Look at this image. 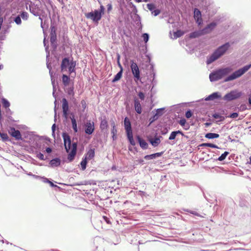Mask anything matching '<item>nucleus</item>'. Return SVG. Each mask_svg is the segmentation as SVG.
Returning <instances> with one entry per match:
<instances>
[{"mask_svg":"<svg viewBox=\"0 0 251 251\" xmlns=\"http://www.w3.org/2000/svg\"><path fill=\"white\" fill-rule=\"evenodd\" d=\"M62 137L63 139V144L65 150L66 152H68L72 142L71 137L66 131L62 132Z\"/></svg>","mask_w":251,"mask_h":251,"instance_id":"nucleus-15","label":"nucleus"},{"mask_svg":"<svg viewBox=\"0 0 251 251\" xmlns=\"http://www.w3.org/2000/svg\"><path fill=\"white\" fill-rule=\"evenodd\" d=\"M169 128L166 126H164L162 129L160 130L161 135H165L169 132Z\"/></svg>","mask_w":251,"mask_h":251,"instance_id":"nucleus-60","label":"nucleus"},{"mask_svg":"<svg viewBox=\"0 0 251 251\" xmlns=\"http://www.w3.org/2000/svg\"><path fill=\"white\" fill-rule=\"evenodd\" d=\"M146 139L149 144L155 148L161 144L163 137L155 131L147 135Z\"/></svg>","mask_w":251,"mask_h":251,"instance_id":"nucleus-8","label":"nucleus"},{"mask_svg":"<svg viewBox=\"0 0 251 251\" xmlns=\"http://www.w3.org/2000/svg\"><path fill=\"white\" fill-rule=\"evenodd\" d=\"M29 10L30 12L32 13L34 16H39L41 9L38 4H35L32 2H31L29 5Z\"/></svg>","mask_w":251,"mask_h":251,"instance_id":"nucleus-20","label":"nucleus"},{"mask_svg":"<svg viewBox=\"0 0 251 251\" xmlns=\"http://www.w3.org/2000/svg\"><path fill=\"white\" fill-rule=\"evenodd\" d=\"M217 25V23L215 22H212L207 24L204 27L202 28V30L205 35L211 33Z\"/></svg>","mask_w":251,"mask_h":251,"instance_id":"nucleus-23","label":"nucleus"},{"mask_svg":"<svg viewBox=\"0 0 251 251\" xmlns=\"http://www.w3.org/2000/svg\"><path fill=\"white\" fill-rule=\"evenodd\" d=\"M61 166V158L59 156L55 157L49 160V167L52 168L58 167Z\"/></svg>","mask_w":251,"mask_h":251,"instance_id":"nucleus-26","label":"nucleus"},{"mask_svg":"<svg viewBox=\"0 0 251 251\" xmlns=\"http://www.w3.org/2000/svg\"><path fill=\"white\" fill-rule=\"evenodd\" d=\"M212 117L215 119H218L216 121V123H222L224 122L226 118H227L226 116H223L221 115L220 112H215L212 114Z\"/></svg>","mask_w":251,"mask_h":251,"instance_id":"nucleus-39","label":"nucleus"},{"mask_svg":"<svg viewBox=\"0 0 251 251\" xmlns=\"http://www.w3.org/2000/svg\"><path fill=\"white\" fill-rule=\"evenodd\" d=\"M131 18H132L136 25L139 27L138 30H141L143 27V25L141 23V19L139 15L136 13L133 16H132Z\"/></svg>","mask_w":251,"mask_h":251,"instance_id":"nucleus-37","label":"nucleus"},{"mask_svg":"<svg viewBox=\"0 0 251 251\" xmlns=\"http://www.w3.org/2000/svg\"><path fill=\"white\" fill-rule=\"evenodd\" d=\"M50 78L53 88L52 96L54 99H56V95L55 93L56 91V86L58 85V83L57 82H55V79L53 77V75H52V77H50Z\"/></svg>","mask_w":251,"mask_h":251,"instance_id":"nucleus-43","label":"nucleus"},{"mask_svg":"<svg viewBox=\"0 0 251 251\" xmlns=\"http://www.w3.org/2000/svg\"><path fill=\"white\" fill-rule=\"evenodd\" d=\"M36 157L40 160H46V157H45L44 154L40 151H36Z\"/></svg>","mask_w":251,"mask_h":251,"instance_id":"nucleus-58","label":"nucleus"},{"mask_svg":"<svg viewBox=\"0 0 251 251\" xmlns=\"http://www.w3.org/2000/svg\"><path fill=\"white\" fill-rule=\"evenodd\" d=\"M123 71V70H120V71L114 76L111 82L112 83H115L120 80L122 77Z\"/></svg>","mask_w":251,"mask_h":251,"instance_id":"nucleus-41","label":"nucleus"},{"mask_svg":"<svg viewBox=\"0 0 251 251\" xmlns=\"http://www.w3.org/2000/svg\"><path fill=\"white\" fill-rule=\"evenodd\" d=\"M179 124L185 130H187L190 128V125L186 123V121L184 118L181 119L179 121Z\"/></svg>","mask_w":251,"mask_h":251,"instance_id":"nucleus-47","label":"nucleus"},{"mask_svg":"<svg viewBox=\"0 0 251 251\" xmlns=\"http://www.w3.org/2000/svg\"><path fill=\"white\" fill-rule=\"evenodd\" d=\"M118 30L119 34L120 35V38H121L122 41L123 42L124 44H125L126 41L124 36H125L127 37H131V31L129 30L128 31H126L125 28H118Z\"/></svg>","mask_w":251,"mask_h":251,"instance_id":"nucleus-31","label":"nucleus"},{"mask_svg":"<svg viewBox=\"0 0 251 251\" xmlns=\"http://www.w3.org/2000/svg\"><path fill=\"white\" fill-rule=\"evenodd\" d=\"M220 135L218 133H212V132H207L205 134V138L208 139H217L219 138Z\"/></svg>","mask_w":251,"mask_h":251,"instance_id":"nucleus-44","label":"nucleus"},{"mask_svg":"<svg viewBox=\"0 0 251 251\" xmlns=\"http://www.w3.org/2000/svg\"><path fill=\"white\" fill-rule=\"evenodd\" d=\"M133 105L136 112L138 114H141L143 111V108L139 100L136 97L133 99Z\"/></svg>","mask_w":251,"mask_h":251,"instance_id":"nucleus-29","label":"nucleus"},{"mask_svg":"<svg viewBox=\"0 0 251 251\" xmlns=\"http://www.w3.org/2000/svg\"><path fill=\"white\" fill-rule=\"evenodd\" d=\"M99 120L100 121V128L101 132H103L105 134V132H107L109 127L108 121L107 120L105 116L99 117Z\"/></svg>","mask_w":251,"mask_h":251,"instance_id":"nucleus-17","label":"nucleus"},{"mask_svg":"<svg viewBox=\"0 0 251 251\" xmlns=\"http://www.w3.org/2000/svg\"><path fill=\"white\" fill-rule=\"evenodd\" d=\"M70 119L71 121L72 128L74 132L77 133L78 131V129L77 127V121L74 113H71V117Z\"/></svg>","mask_w":251,"mask_h":251,"instance_id":"nucleus-40","label":"nucleus"},{"mask_svg":"<svg viewBox=\"0 0 251 251\" xmlns=\"http://www.w3.org/2000/svg\"><path fill=\"white\" fill-rule=\"evenodd\" d=\"M76 61L74 60L72 56H65L62 58L60 65V72L61 73L67 72L69 75L74 74L73 78L76 75Z\"/></svg>","mask_w":251,"mask_h":251,"instance_id":"nucleus-1","label":"nucleus"},{"mask_svg":"<svg viewBox=\"0 0 251 251\" xmlns=\"http://www.w3.org/2000/svg\"><path fill=\"white\" fill-rule=\"evenodd\" d=\"M126 5L124 1V0H120L119 2V10L121 12V13L124 12V7H126Z\"/></svg>","mask_w":251,"mask_h":251,"instance_id":"nucleus-57","label":"nucleus"},{"mask_svg":"<svg viewBox=\"0 0 251 251\" xmlns=\"http://www.w3.org/2000/svg\"><path fill=\"white\" fill-rule=\"evenodd\" d=\"M231 46V44L229 42H226L222 45L219 46L215 50L221 57L224 55L226 52L229 50Z\"/></svg>","mask_w":251,"mask_h":251,"instance_id":"nucleus-16","label":"nucleus"},{"mask_svg":"<svg viewBox=\"0 0 251 251\" xmlns=\"http://www.w3.org/2000/svg\"><path fill=\"white\" fill-rule=\"evenodd\" d=\"M243 95L244 93L242 91H240L238 89H234L226 93L222 99L226 101H231L240 99Z\"/></svg>","mask_w":251,"mask_h":251,"instance_id":"nucleus-9","label":"nucleus"},{"mask_svg":"<svg viewBox=\"0 0 251 251\" xmlns=\"http://www.w3.org/2000/svg\"><path fill=\"white\" fill-rule=\"evenodd\" d=\"M85 157H83L80 162V170L82 171H85L86 170L87 164L89 162L88 160L85 159Z\"/></svg>","mask_w":251,"mask_h":251,"instance_id":"nucleus-46","label":"nucleus"},{"mask_svg":"<svg viewBox=\"0 0 251 251\" xmlns=\"http://www.w3.org/2000/svg\"><path fill=\"white\" fill-rule=\"evenodd\" d=\"M199 147H209L213 149H221L220 147H218L217 145L215 144H213L210 142H207V143H203L201 144H200L198 146Z\"/></svg>","mask_w":251,"mask_h":251,"instance_id":"nucleus-42","label":"nucleus"},{"mask_svg":"<svg viewBox=\"0 0 251 251\" xmlns=\"http://www.w3.org/2000/svg\"><path fill=\"white\" fill-rule=\"evenodd\" d=\"M130 67L133 75V78L135 83L138 85L139 83H143L142 81V76L141 71L138 65L134 60L131 59L130 60Z\"/></svg>","mask_w":251,"mask_h":251,"instance_id":"nucleus-6","label":"nucleus"},{"mask_svg":"<svg viewBox=\"0 0 251 251\" xmlns=\"http://www.w3.org/2000/svg\"><path fill=\"white\" fill-rule=\"evenodd\" d=\"M205 35L202 29L195 30L189 34L190 39H195Z\"/></svg>","mask_w":251,"mask_h":251,"instance_id":"nucleus-35","label":"nucleus"},{"mask_svg":"<svg viewBox=\"0 0 251 251\" xmlns=\"http://www.w3.org/2000/svg\"><path fill=\"white\" fill-rule=\"evenodd\" d=\"M62 116L65 119H67L69 114L71 115V106L69 104L68 100L65 98H63L62 99Z\"/></svg>","mask_w":251,"mask_h":251,"instance_id":"nucleus-13","label":"nucleus"},{"mask_svg":"<svg viewBox=\"0 0 251 251\" xmlns=\"http://www.w3.org/2000/svg\"><path fill=\"white\" fill-rule=\"evenodd\" d=\"M8 133L10 136L14 138L16 140L24 141L20 131L16 129L14 127H10Z\"/></svg>","mask_w":251,"mask_h":251,"instance_id":"nucleus-18","label":"nucleus"},{"mask_svg":"<svg viewBox=\"0 0 251 251\" xmlns=\"http://www.w3.org/2000/svg\"><path fill=\"white\" fill-rule=\"evenodd\" d=\"M224 212L227 216H231L234 213L233 209L231 207H226Z\"/></svg>","mask_w":251,"mask_h":251,"instance_id":"nucleus-51","label":"nucleus"},{"mask_svg":"<svg viewBox=\"0 0 251 251\" xmlns=\"http://www.w3.org/2000/svg\"><path fill=\"white\" fill-rule=\"evenodd\" d=\"M147 7L154 16H158L161 12V10L158 8L156 4L153 2L148 3Z\"/></svg>","mask_w":251,"mask_h":251,"instance_id":"nucleus-21","label":"nucleus"},{"mask_svg":"<svg viewBox=\"0 0 251 251\" xmlns=\"http://www.w3.org/2000/svg\"><path fill=\"white\" fill-rule=\"evenodd\" d=\"M177 136V134L176 132V130L173 131L170 133L168 139L169 140H175L176 139Z\"/></svg>","mask_w":251,"mask_h":251,"instance_id":"nucleus-56","label":"nucleus"},{"mask_svg":"<svg viewBox=\"0 0 251 251\" xmlns=\"http://www.w3.org/2000/svg\"><path fill=\"white\" fill-rule=\"evenodd\" d=\"M50 43L51 52L52 54H54L57 51L58 47L57 36H50Z\"/></svg>","mask_w":251,"mask_h":251,"instance_id":"nucleus-27","label":"nucleus"},{"mask_svg":"<svg viewBox=\"0 0 251 251\" xmlns=\"http://www.w3.org/2000/svg\"><path fill=\"white\" fill-rule=\"evenodd\" d=\"M136 139L138 143L139 144V146L142 150H146L149 149V143L141 136L140 135H137L136 136Z\"/></svg>","mask_w":251,"mask_h":251,"instance_id":"nucleus-25","label":"nucleus"},{"mask_svg":"<svg viewBox=\"0 0 251 251\" xmlns=\"http://www.w3.org/2000/svg\"><path fill=\"white\" fill-rule=\"evenodd\" d=\"M13 21L17 25H21L22 21H27L29 18L28 13L25 10L18 11L17 13H12Z\"/></svg>","mask_w":251,"mask_h":251,"instance_id":"nucleus-10","label":"nucleus"},{"mask_svg":"<svg viewBox=\"0 0 251 251\" xmlns=\"http://www.w3.org/2000/svg\"><path fill=\"white\" fill-rule=\"evenodd\" d=\"M222 99V95L219 92H215L210 94L204 98L206 101L215 100Z\"/></svg>","mask_w":251,"mask_h":251,"instance_id":"nucleus-28","label":"nucleus"},{"mask_svg":"<svg viewBox=\"0 0 251 251\" xmlns=\"http://www.w3.org/2000/svg\"><path fill=\"white\" fill-rule=\"evenodd\" d=\"M1 102L3 108L10 107V103L6 99L2 97L1 98Z\"/></svg>","mask_w":251,"mask_h":251,"instance_id":"nucleus-53","label":"nucleus"},{"mask_svg":"<svg viewBox=\"0 0 251 251\" xmlns=\"http://www.w3.org/2000/svg\"><path fill=\"white\" fill-rule=\"evenodd\" d=\"M66 152L67 153V158H63L62 159H61V165L64 164L65 163H71L75 160V156H73L72 158H70V153L69 152V151Z\"/></svg>","mask_w":251,"mask_h":251,"instance_id":"nucleus-45","label":"nucleus"},{"mask_svg":"<svg viewBox=\"0 0 251 251\" xmlns=\"http://www.w3.org/2000/svg\"><path fill=\"white\" fill-rule=\"evenodd\" d=\"M229 154V152L227 151H225L218 158L215 159V161H223L226 158V157Z\"/></svg>","mask_w":251,"mask_h":251,"instance_id":"nucleus-48","label":"nucleus"},{"mask_svg":"<svg viewBox=\"0 0 251 251\" xmlns=\"http://www.w3.org/2000/svg\"><path fill=\"white\" fill-rule=\"evenodd\" d=\"M220 57L221 56L219 55L218 53H217L215 50L211 54L207 56L206 60V64L207 65H209Z\"/></svg>","mask_w":251,"mask_h":251,"instance_id":"nucleus-22","label":"nucleus"},{"mask_svg":"<svg viewBox=\"0 0 251 251\" xmlns=\"http://www.w3.org/2000/svg\"><path fill=\"white\" fill-rule=\"evenodd\" d=\"M43 182L49 184L50 186L51 187L53 188L55 190H60L62 189L60 187L55 184L54 183H56V182L51 178H48L45 177V178H43Z\"/></svg>","mask_w":251,"mask_h":251,"instance_id":"nucleus-32","label":"nucleus"},{"mask_svg":"<svg viewBox=\"0 0 251 251\" xmlns=\"http://www.w3.org/2000/svg\"><path fill=\"white\" fill-rule=\"evenodd\" d=\"M164 153V151L153 153L151 154H147L144 156L145 160H149L156 159L161 157Z\"/></svg>","mask_w":251,"mask_h":251,"instance_id":"nucleus-34","label":"nucleus"},{"mask_svg":"<svg viewBox=\"0 0 251 251\" xmlns=\"http://www.w3.org/2000/svg\"><path fill=\"white\" fill-rule=\"evenodd\" d=\"M95 156V149L94 148H90L86 151L83 157H86L85 159L88 161L93 159Z\"/></svg>","mask_w":251,"mask_h":251,"instance_id":"nucleus-36","label":"nucleus"},{"mask_svg":"<svg viewBox=\"0 0 251 251\" xmlns=\"http://www.w3.org/2000/svg\"><path fill=\"white\" fill-rule=\"evenodd\" d=\"M111 133L112 134V138L113 141H115L117 139V129L116 124L114 121L111 123Z\"/></svg>","mask_w":251,"mask_h":251,"instance_id":"nucleus-38","label":"nucleus"},{"mask_svg":"<svg viewBox=\"0 0 251 251\" xmlns=\"http://www.w3.org/2000/svg\"><path fill=\"white\" fill-rule=\"evenodd\" d=\"M45 6L46 7V8L47 10L48 11V12L49 13V17L50 18V20H51V25H50V36H57V33H56L57 28H56V26L52 22V20L51 19V18H50V15H51L50 14V11L48 9V8L47 7V5L46 4L45 5Z\"/></svg>","mask_w":251,"mask_h":251,"instance_id":"nucleus-33","label":"nucleus"},{"mask_svg":"<svg viewBox=\"0 0 251 251\" xmlns=\"http://www.w3.org/2000/svg\"><path fill=\"white\" fill-rule=\"evenodd\" d=\"M45 2L47 4H49L54 12V9L56 8V6L54 5L52 1L51 0H45Z\"/></svg>","mask_w":251,"mask_h":251,"instance_id":"nucleus-63","label":"nucleus"},{"mask_svg":"<svg viewBox=\"0 0 251 251\" xmlns=\"http://www.w3.org/2000/svg\"><path fill=\"white\" fill-rule=\"evenodd\" d=\"M239 116L238 112H231L229 115L226 116L227 118L236 119Z\"/></svg>","mask_w":251,"mask_h":251,"instance_id":"nucleus-62","label":"nucleus"},{"mask_svg":"<svg viewBox=\"0 0 251 251\" xmlns=\"http://www.w3.org/2000/svg\"><path fill=\"white\" fill-rule=\"evenodd\" d=\"M0 137L1 138V140L4 142L11 141L10 139L8 136L7 133L5 132H1L0 133Z\"/></svg>","mask_w":251,"mask_h":251,"instance_id":"nucleus-50","label":"nucleus"},{"mask_svg":"<svg viewBox=\"0 0 251 251\" xmlns=\"http://www.w3.org/2000/svg\"><path fill=\"white\" fill-rule=\"evenodd\" d=\"M77 142H72L71 144V146H70V148L69 149V152L70 153L69 157L70 158H72L73 156H76V151H77Z\"/></svg>","mask_w":251,"mask_h":251,"instance_id":"nucleus-30","label":"nucleus"},{"mask_svg":"<svg viewBox=\"0 0 251 251\" xmlns=\"http://www.w3.org/2000/svg\"><path fill=\"white\" fill-rule=\"evenodd\" d=\"M251 68V62L244 66L243 67L240 68L237 70L233 72L231 74L226 77L224 78V81L228 82L233 81L235 79H236L241 76H242L244 74H245L247 72H248Z\"/></svg>","mask_w":251,"mask_h":251,"instance_id":"nucleus-5","label":"nucleus"},{"mask_svg":"<svg viewBox=\"0 0 251 251\" xmlns=\"http://www.w3.org/2000/svg\"><path fill=\"white\" fill-rule=\"evenodd\" d=\"M124 128L126 131L127 140L129 144L132 146L136 145V142L133 138L131 127V123L127 117L124 119Z\"/></svg>","mask_w":251,"mask_h":251,"instance_id":"nucleus-7","label":"nucleus"},{"mask_svg":"<svg viewBox=\"0 0 251 251\" xmlns=\"http://www.w3.org/2000/svg\"><path fill=\"white\" fill-rule=\"evenodd\" d=\"M150 81L151 84L149 87H151V92H152L153 89L157 84V80H156V78H152L150 80Z\"/></svg>","mask_w":251,"mask_h":251,"instance_id":"nucleus-55","label":"nucleus"},{"mask_svg":"<svg viewBox=\"0 0 251 251\" xmlns=\"http://www.w3.org/2000/svg\"><path fill=\"white\" fill-rule=\"evenodd\" d=\"M41 27L43 31V33L44 35V40L45 39L46 40L48 41V39H46V36L47 35L46 32V31L48 28V25L46 24L45 21H44V22H41Z\"/></svg>","mask_w":251,"mask_h":251,"instance_id":"nucleus-49","label":"nucleus"},{"mask_svg":"<svg viewBox=\"0 0 251 251\" xmlns=\"http://www.w3.org/2000/svg\"><path fill=\"white\" fill-rule=\"evenodd\" d=\"M193 14L194 19H195L196 23L198 25H201L203 22L201 11L197 8H195L193 9Z\"/></svg>","mask_w":251,"mask_h":251,"instance_id":"nucleus-19","label":"nucleus"},{"mask_svg":"<svg viewBox=\"0 0 251 251\" xmlns=\"http://www.w3.org/2000/svg\"><path fill=\"white\" fill-rule=\"evenodd\" d=\"M232 71V69L230 67H226L214 70L209 74L210 81L211 82L218 81L229 75Z\"/></svg>","mask_w":251,"mask_h":251,"instance_id":"nucleus-4","label":"nucleus"},{"mask_svg":"<svg viewBox=\"0 0 251 251\" xmlns=\"http://www.w3.org/2000/svg\"><path fill=\"white\" fill-rule=\"evenodd\" d=\"M95 130V123L89 121L86 123L84 128V132L87 135H92Z\"/></svg>","mask_w":251,"mask_h":251,"instance_id":"nucleus-24","label":"nucleus"},{"mask_svg":"<svg viewBox=\"0 0 251 251\" xmlns=\"http://www.w3.org/2000/svg\"><path fill=\"white\" fill-rule=\"evenodd\" d=\"M238 109L239 111H244L247 109H251V108H248L245 104H242Z\"/></svg>","mask_w":251,"mask_h":251,"instance_id":"nucleus-64","label":"nucleus"},{"mask_svg":"<svg viewBox=\"0 0 251 251\" xmlns=\"http://www.w3.org/2000/svg\"><path fill=\"white\" fill-rule=\"evenodd\" d=\"M193 112L190 109H188L185 112V116L187 119L190 118L193 115Z\"/></svg>","mask_w":251,"mask_h":251,"instance_id":"nucleus-61","label":"nucleus"},{"mask_svg":"<svg viewBox=\"0 0 251 251\" xmlns=\"http://www.w3.org/2000/svg\"><path fill=\"white\" fill-rule=\"evenodd\" d=\"M24 138H29L30 142H36V145L38 146L37 142L40 140H45L47 141H50V139L45 136H40L38 135H34L33 132H27L24 134Z\"/></svg>","mask_w":251,"mask_h":251,"instance_id":"nucleus-12","label":"nucleus"},{"mask_svg":"<svg viewBox=\"0 0 251 251\" xmlns=\"http://www.w3.org/2000/svg\"><path fill=\"white\" fill-rule=\"evenodd\" d=\"M140 47L142 48L141 50L143 53L146 54L148 52V46L147 44H144V45H141V44H140Z\"/></svg>","mask_w":251,"mask_h":251,"instance_id":"nucleus-59","label":"nucleus"},{"mask_svg":"<svg viewBox=\"0 0 251 251\" xmlns=\"http://www.w3.org/2000/svg\"><path fill=\"white\" fill-rule=\"evenodd\" d=\"M141 37L143 39L144 43L145 44H147V43L150 39V34L148 33H143L141 35Z\"/></svg>","mask_w":251,"mask_h":251,"instance_id":"nucleus-52","label":"nucleus"},{"mask_svg":"<svg viewBox=\"0 0 251 251\" xmlns=\"http://www.w3.org/2000/svg\"><path fill=\"white\" fill-rule=\"evenodd\" d=\"M184 34V32L181 30H177L174 33V38L177 39L180 37Z\"/></svg>","mask_w":251,"mask_h":251,"instance_id":"nucleus-54","label":"nucleus"},{"mask_svg":"<svg viewBox=\"0 0 251 251\" xmlns=\"http://www.w3.org/2000/svg\"><path fill=\"white\" fill-rule=\"evenodd\" d=\"M105 11V7L100 4V8L91 12H86L84 15L87 19L92 20L94 24L97 25L104 15Z\"/></svg>","mask_w":251,"mask_h":251,"instance_id":"nucleus-3","label":"nucleus"},{"mask_svg":"<svg viewBox=\"0 0 251 251\" xmlns=\"http://www.w3.org/2000/svg\"><path fill=\"white\" fill-rule=\"evenodd\" d=\"M44 46L45 47V51L47 54L46 55V65L47 68L49 70V74L50 77L53 74V72L51 70V64L50 62H49V56H50V50H49V41L46 40L45 39L43 40Z\"/></svg>","mask_w":251,"mask_h":251,"instance_id":"nucleus-14","label":"nucleus"},{"mask_svg":"<svg viewBox=\"0 0 251 251\" xmlns=\"http://www.w3.org/2000/svg\"><path fill=\"white\" fill-rule=\"evenodd\" d=\"M166 112L165 107L154 109L151 112L152 116L149 118V126H151L155 121L159 119Z\"/></svg>","mask_w":251,"mask_h":251,"instance_id":"nucleus-11","label":"nucleus"},{"mask_svg":"<svg viewBox=\"0 0 251 251\" xmlns=\"http://www.w3.org/2000/svg\"><path fill=\"white\" fill-rule=\"evenodd\" d=\"M70 75L63 74L62 75V83L63 89L65 92L69 97L70 100L75 103L76 102V99L75 98L74 82V78L72 79Z\"/></svg>","mask_w":251,"mask_h":251,"instance_id":"nucleus-2","label":"nucleus"}]
</instances>
